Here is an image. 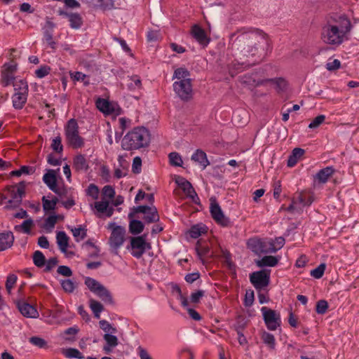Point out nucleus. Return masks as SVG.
Segmentation results:
<instances>
[{"instance_id":"obj_1","label":"nucleus","mask_w":359,"mask_h":359,"mask_svg":"<svg viewBox=\"0 0 359 359\" xmlns=\"http://www.w3.org/2000/svg\"><path fill=\"white\" fill-rule=\"evenodd\" d=\"M229 39L233 48L245 56H255L261 53L271 43L267 34L252 27L238 29L231 34Z\"/></svg>"},{"instance_id":"obj_2","label":"nucleus","mask_w":359,"mask_h":359,"mask_svg":"<svg viewBox=\"0 0 359 359\" xmlns=\"http://www.w3.org/2000/svg\"><path fill=\"white\" fill-rule=\"evenodd\" d=\"M350 27L349 20L344 17H339L338 20L334 22H328L322 29V39L325 43L339 46L344 41Z\"/></svg>"},{"instance_id":"obj_3","label":"nucleus","mask_w":359,"mask_h":359,"mask_svg":"<svg viewBox=\"0 0 359 359\" xmlns=\"http://www.w3.org/2000/svg\"><path fill=\"white\" fill-rule=\"evenodd\" d=\"M149 131L144 127H137L123 137L121 141V147L127 151L139 149L147 147L149 143Z\"/></svg>"},{"instance_id":"obj_4","label":"nucleus","mask_w":359,"mask_h":359,"mask_svg":"<svg viewBox=\"0 0 359 359\" xmlns=\"http://www.w3.org/2000/svg\"><path fill=\"white\" fill-rule=\"evenodd\" d=\"M247 246L248 249L257 255L276 252L275 242L272 239L252 238L248 240Z\"/></svg>"},{"instance_id":"obj_5","label":"nucleus","mask_w":359,"mask_h":359,"mask_svg":"<svg viewBox=\"0 0 359 359\" xmlns=\"http://www.w3.org/2000/svg\"><path fill=\"white\" fill-rule=\"evenodd\" d=\"M25 181H20L18 184L8 186L3 194L4 198L8 200L6 208L18 205L25 194Z\"/></svg>"},{"instance_id":"obj_6","label":"nucleus","mask_w":359,"mask_h":359,"mask_svg":"<svg viewBox=\"0 0 359 359\" xmlns=\"http://www.w3.org/2000/svg\"><path fill=\"white\" fill-rule=\"evenodd\" d=\"M65 136L68 144L74 149L81 148L84 144L83 139L79 135L77 121L74 118L67 123Z\"/></svg>"},{"instance_id":"obj_7","label":"nucleus","mask_w":359,"mask_h":359,"mask_svg":"<svg viewBox=\"0 0 359 359\" xmlns=\"http://www.w3.org/2000/svg\"><path fill=\"white\" fill-rule=\"evenodd\" d=\"M15 93L12 96L13 106L16 109H21L25 106L28 95L27 83L20 80L14 83Z\"/></svg>"},{"instance_id":"obj_8","label":"nucleus","mask_w":359,"mask_h":359,"mask_svg":"<svg viewBox=\"0 0 359 359\" xmlns=\"http://www.w3.org/2000/svg\"><path fill=\"white\" fill-rule=\"evenodd\" d=\"M138 213L144 215L143 219L147 224L157 222L160 219L158 210L154 205L133 207L132 211L128 214V217L133 219Z\"/></svg>"},{"instance_id":"obj_9","label":"nucleus","mask_w":359,"mask_h":359,"mask_svg":"<svg viewBox=\"0 0 359 359\" xmlns=\"http://www.w3.org/2000/svg\"><path fill=\"white\" fill-rule=\"evenodd\" d=\"M85 285L104 302L112 304L113 298L110 292L100 282L90 277H86Z\"/></svg>"},{"instance_id":"obj_10","label":"nucleus","mask_w":359,"mask_h":359,"mask_svg":"<svg viewBox=\"0 0 359 359\" xmlns=\"http://www.w3.org/2000/svg\"><path fill=\"white\" fill-rule=\"evenodd\" d=\"M313 201V194L309 191H302L295 194L292 200L290 205L285 208L287 212H292L297 210L299 207L310 205Z\"/></svg>"},{"instance_id":"obj_11","label":"nucleus","mask_w":359,"mask_h":359,"mask_svg":"<svg viewBox=\"0 0 359 359\" xmlns=\"http://www.w3.org/2000/svg\"><path fill=\"white\" fill-rule=\"evenodd\" d=\"M151 248V245L147 243L144 236H137L130 238V245L127 249L130 250L131 255L139 259L147 249Z\"/></svg>"},{"instance_id":"obj_12","label":"nucleus","mask_w":359,"mask_h":359,"mask_svg":"<svg viewBox=\"0 0 359 359\" xmlns=\"http://www.w3.org/2000/svg\"><path fill=\"white\" fill-rule=\"evenodd\" d=\"M261 311L268 330L274 331L280 326L281 319L279 313L266 306H263Z\"/></svg>"},{"instance_id":"obj_13","label":"nucleus","mask_w":359,"mask_h":359,"mask_svg":"<svg viewBox=\"0 0 359 359\" xmlns=\"http://www.w3.org/2000/svg\"><path fill=\"white\" fill-rule=\"evenodd\" d=\"M173 90L177 95L184 101H188L192 97L193 89L191 80L175 81Z\"/></svg>"},{"instance_id":"obj_14","label":"nucleus","mask_w":359,"mask_h":359,"mask_svg":"<svg viewBox=\"0 0 359 359\" xmlns=\"http://www.w3.org/2000/svg\"><path fill=\"white\" fill-rule=\"evenodd\" d=\"M250 281L255 288L261 291L266 287L270 282V271L261 270L250 274Z\"/></svg>"},{"instance_id":"obj_15","label":"nucleus","mask_w":359,"mask_h":359,"mask_svg":"<svg viewBox=\"0 0 359 359\" xmlns=\"http://www.w3.org/2000/svg\"><path fill=\"white\" fill-rule=\"evenodd\" d=\"M210 212L213 219L219 224L226 226L229 224V219L226 217L215 198H210Z\"/></svg>"},{"instance_id":"obj_16","label":"nucleus","mask_w":359,"mask_h":359,"mask_svg":"<svg viewBox=\"0 0 359 359\" xmlns=\"http://www.w3.org/2000/svg\"><path fill=\"white\" fill-rule=\"evenodd\" d=\"M126 230L121 226H114L112 228L109 243L111 247L116 250L118 254V249L123 244Z\"/></svg>"},{"instance_id":"obj_17","label":"nucleus","mask_w":359,"mask_h":359,"mask_svg":"<svg viewBox=\"0 0 359 359\" xmlns=\"http://www.w3.org/2000/svg\"><path fill=\"white\" fill-rule=\"evenodd\" d=\"M16 66L13 64H5L1 71V82L4 86L11 85L15 79Z\"/></svg>"},{"instance_id":"obj_18","label":"nucleus","mask_w":359,"mask_h":359,"mask_svg":"<svg viewBox=\"0 0 359 359\" xmlns=\"http://www.w3.org/2000/svg\"><path fill=\"white\" fill-rule=\"evenodd\" d=\"M97 108L105 114H118L119 107L105 99L98 98L96 101Z\"/></svg>"},{"instance_id":"obj_19","label":"nucleus","mask_w":359,"mask_h":359,"mask_svg":"<svg viewBox=\"0 0 359 359\" xmlns=\"http://www.w3.org/2000/svg\"><path fill=\"white\" fill-rule=\"evenodd\" d=\"M17 307L20 313L27 318H36L39 317L37 309L25 301H18Z\"/></svg>"},{"instance_id":"obj_20","label":"nucleus","mask_w":359,"mask_h":359,"mask_svg":"<svg viewBox=\"0 0 359 359\" xmlns=\"http://www.w3.org/2000/svg\"><path fill=\"white\" fill-rule=\"evenodd\" d=\"M175 182L177 184V186L183 190L184 193L187 195V197L190 198L194 203H199L200 199L193 186L190 183V181Z\"/></svg>"},{"instance_id":"obj_21","label":"nucleus","mask_w":359,"mask_h":359,"mask_svg":"<svg viewBox=\"0 0 359 359\" xmlns=\"http://www.w3.org/2000/svg\"><path fill=\"white\" fill-rule=\"evenodd\" d=\"M193 37L203 46H207L210 41L205 30L198 25H194L191 29Z\"/></svg>"},{"instance_id":"obj_22","label":"nucleus","mask_w":359,"mask_h":359,"mask_svg":"<svg viewBox=\"0 0 359 359\" xmlns=\"http://www.w3.org/2000/svg\"><path fill=\"white\" fill-rule=\"evenodd\" d=\"M14 242V236L11 231L0 233V252L10 248Z\"/></svg>"},{"instance_id":"obj_23","label":"nucleus","mask_w":359,"mask_h":359,"mask_svg":"<svg viewBox=\"0 0 359 359\" xmlns=\"http://www.w3.org/2000/svg\"><path fill=\"white\" fill-rule=\"evenodd\" d=\"M50 190L60 196L67 194V189L65 187L63 181H44Z\"/></svg>"},{"instance_id":"obj_24","label":"nucleus","mask_w":359,"mask_h":359,"mask_svg":"<svg viewBox=\"0 0 359 359\" xmlns=\"http://www.w3.org/2000/svg\"><path fill=\"white\" fill-rule=\"evenodd\" d=\"M280 259V257L267 255L263 257L261 259L256 260L255 263L257 266L261 268L264 266L273 267L278 264Z\"/></svg>"},{"instance_id":"obj_25","label":"nucleus","mask_w":359,"mask_h":359,"mask_svg":"<svg viewBox=\"0 0 359 359\" xmlns=\"http://www.w3.org/2000/svg\"><path fill=\"white\" fill-rule=\"evenodd\" d=\"M73 167L76 171L86 172L89 166L86 157L82 154H79L74 158Z\"/></svg>"},{"instance_id":"obj_26","label":"nucleus","mask_w":359,"mask_h":359,"mask_svg":"<svg viewBox=\"0 0 359 359\" xmlns=\"http://www.w3.org/2000/svg\"><path fill=\"white\" fill-rule=\"evenodd\" d=\"M191 160L203 168H205L209 165L206 154L201 149H197L191 156Z\"/></svg>"},{"instance_id":"obj_27","label":"nucleus","mask_w":359,"mask_h":359,"mask_svg":"<svg viewBox=\"0 0 359 359\" xmlns=\"http://www.w3.org/2000/svg\"><path fill=\"white\" fill-rule=\"evenodd\" d=\"M69 238L65 231H58L56 235V241L59 249L63 253H65L69 247Z\"/></svg>"},{"instance_id":"obj_28","label":"nucleus","mask_w":359,"mask_h":359,"mask_svg":"<svg viewBox=\"0 0 359 359\" xmlns=\"http://www.w3.org/2000/svg\"><path fill=\"white\" fill-rule=\"evenodd\" d=\"M305 151L301 148H295L292 150L291 154L288 157L287 166L293 167L303 157Z\"/></svg>"},{"instance_id":"obj_29","label":"nucleus","mask_w":359,"mask_h":359,"mask_svg":"<svg viewBox=\"0 0 359 359\" xmlns=\"http://www.w3.org/2000/svg\"><path fill=\"white\" fill-rule=\"evenodd\" d=\"M106 344L103 346V350L106 353H109L112 348L118 345V338L111 334H105L103 337Z\"/></svg>"},{"instance_id":"obj_30","label":"nucleus","mask_w":359,"mask_h":359,"mask_svg":"<svg viewBox=\"0 0 359 359\" xmlns=\"http://www.w3.org/2000/svg\"><path fill=\"white\" fill-rule=\"evenodd\" d=\"M95 208L99 213L105 214L107 217H110L114 212V209L109 207L108 201H99L95 203Z\"/></svg>"},{"instance_id":"obj_31","label":"nucleus","mask_w":359,"mask_h":359,"mask_svg":"<svg viewBox=\"0 0 359 359\" xmlns=\"http://www.w3.org/2000/svg\"><path fill=\"white\" fill-rule=\"evenodd\" d=\"M128 88L130 90H140L142 88V81L140 77L137 75H133L128 77Z\"/></svg>"},{"instance_id":"obj_32","label":"nucleus","mask_w":359,"mask_h":359,"mask_svg":"<svg viewBox=\"0 0 359 359\" xmlns=\"http://www.w3.org/2000/svg\"><path fill=\"white\" fill-rule=\"evenodd\" d=\"M144 229L142 222L137 219H131L129 224V230L132 234H139Z\"/></svg>"},{"instance_id":"obj_33","label":"nucleus","mask_w":359,"mask_h":359,"mask_svg":"<svg viewBox=\"0 0 359 359\" xmlns=\"http://www.w3.org/2000/svg\"><path fill=\"white\" fill-rule=\"evenodd\" d=\"M189 76L190 73L186 68L180 67L175 70L173 79H176L177 81L191 80Z\"/></svg>"},{"instance_id":"obj_34","label":"nucleus","mask_w":359,"mask_h":359,"mask_svg":"<svg viewBox=\"0 0 359 359\" xmlns=\"http://www.w3.org/2000/svg\"><path fill=\"white\" fill-rule=\"evenodd\" d=\"M69 21L70 27L75 29H79L83 24L82 18L79 13H71V15H69Z\"/></svg>"},{"instance_id":"obj_35","label":"nucleus","mask_w":359,"mask_h":359,"mask_svg":"<svg viewBox=\"0 0 359 359\" xmlns=\"http://www.w3.org/2000/svg\"><path fill=\"white\" fill-rule=\"evenodd\" d=\"M89 306L92 311L93 312L95 317L97 318H100V313L104 309L102 304L95 299H90L89 300Z\"/></svg>"},{"instance_id":"obj_36","label":"nucleus","mask_w":359,"mask_h":359,"mask_svg":"<svg viewBox=\"0 0 359 359\" xmlns=\"http://www.w3.org/2000/svg\"><path fill=\"white\" fill-rule=\"evenodd\" d=\"M43 208L45 212L53 210L56 207L57 198L56 197L52 199H48L46 196L42 198Z\"/></svg>"},{"instance_id":"obj_37","label":"nucleus","mask_w":359,"mask_h":359,"mask_svg":"<svg viewBox=\"0 0 359 359\" xmlns=\"http://www.w3.org/2000/svg\"><path fill=\"white\" fill-rule=\"evenodd\" d=\"M334 170L332 167H326L321 169L315 176V180H327L332 177Z\"/></svg>"},{"instance_id":"obj_38","label":"nucleus","mask_w":359,"mask_h":359,"mask_svg":"<svg viewBox=\"0 0 359 359\" xmlns=\"http://www.w3.org/2000/svg\"><path fill=\"white\" fill-rule=\"evenodd\" d=\"M46 258L44 255L39 250H36L33 254V262L37 267L44 266Z\"/></svg>"},{"instance_id":"obj_39","label":"nucleus","mask_w":359,"mask_h":359,"mask_svg":"<svg viewBox=\"0 0 359 359\" xmlns=\"http://www.w3.org/2000/svg\"><path fill=\"white\" fill-rule=\"evenodd\" d=\"M169 162L173 166L180 167L183 164L182 156L177 152H171L168 155Z\"/></svg>"},{"instance_id":"obj_40","label":"nucleus","mask_w":359,"mask_h":359,"mask_svg":"<svg viewBox=\"0 0 359 359\" xmlns=\"http://www.w3.org/2000/svg\"><path fill=\"white\" fill-rule=\"evenodd\" d=\"M64 354L68 358L83 359L84 358L83 355L78 349L74 348L66 349Z\"/></svg>"},{"instance_id":"obj_41","label":"nucleus","mask_w":359,"mask_h":359,"mask_svg":"<svg viewBox=\"0 0 359 359\" xmlns=\"http://www.w3.org/2000/svg\"><path fill=\"white\" fill-rule=\"evenodd\" d=\"M34 222L33 220L29 218L25 220L20 225H17L15 226V230L22 229V231L25 233H29L32 226H33Z\"/></svg>"},{"instance_id":"obj_42","label":"nucleus","mask_w":359,"mask_h":359,"mask_svg":"<svg viewBox=\"0 0 359 359\" xmlns=\"http://www.w3.org/2000/svg\"><path fill=\"white\" fill-rule=\"evenodd\" d=\"M262 340L265 344L271 348H274L276 345V339L274 336L269 332H264L262 334Z\"/></svg>"},{"instance_id":"obj_43","label":"nucleus","mask_w":359,"mask_h":359,"mask_svg":"<svg viewBox=\"0 0 359 359\" xmlns=\"http://www.w3.org/2000/svg\"><path fill=\"white\" fill-rule=\"evenodd\" d=\"M271 83L276 85L277 90L279 92L285 90L287 86V82L281 77L272 79Z\"/></svg>"},{"instance_id":"obj_44","label":"nucleus","mask_w":359,"mask_h":359,"mask_svg":"<svg viewBox=\"0 0 359 359\" xmlns=\"http://www.w3.org/2000/svg\"><path fill=\"white\" fill-rule=\"evenodd\" d=\"M325 268V264H320L316 269L311 270L310 274L312 277L319 279L323 276Z\"/></svg>"},{"instance_id":"obj_45","label":"nucleus","mask_w":359,"mask_h":359,"mask_svg":"<svg viewBox=\"0 0 359 359\" xmlns=\"http://www.w3.org/2000/svg\"><path fill=\"white\" fill-rule=\"evenodd\" d=\"M205 231V228L204 226L200 225V224H197V225H194L193 226L190 231H189V234H190V236L193 238H198L199 236H201V234Z\"/></svg>"},{"instance_id":"obj_46","label":"nucleus","mask_w":359,"mask_h":359,"mask_svg":"<svg viewBox=\"0 0 359 359\" xmlns=\"http://www.w3.org/2000/svg\"><path fill=\"white\" fill-rule=\"evenodd\" d=\"M60 284L66 292L72 293L75 289L74 283L70 279L61 280Z\"/></svg>"},{"instance_id":"obj_47","label":"nucleus","mask_w":359,"mask_h":359,"mask_svg":"<svg viewBox=\"0 0 359 359\" xmlns=\"http://www.w3.org/2000/svg\"><path fill=\"white\" fill-rule=\"evenodd\" d=\"M328 303L326 300L321 299L317 302L316 311L318 314L323 315L327 312Z\"/></svg>"},{"instance_id":"obj_48","label":"nucleus","mask_w":359,"mask_h":359,"mask_svg":"<svg viewBox=\"0 0 359 359\" xmlns=\"http://www.w3.org/2000/svg\"><path fill=\"white\" fill-rule=\"evenodd\" d=\"M18 277L15 274H9L7 276L6 281V288L7 292L10 294L15 284L16 283Z\"/></svg>"},{"instance_id":"obj_49","label":"nucleus","mask_w":359,"mask_h":359,"mask_svg":"<svg viewBox=\"0 0 359 359\" xmlns=\"http://www.w3.org/2000/svg\"><path fill=\"white\" fill-rule=\"evenodd\" d=\"M196 251L199 259L203 260V258L208 255L210 248L208 245H197Z\"/></svg>"},{"instance_id":"obj_50","label":"nucleus","mask_w":359,"mask_h":359,"mask_svg":"<svg viewBox=\"0 0 359 359\" xmlns=\"http://www.w3.org/2000/svg\"><path fill=\"white\" fill-rule=\"evenodd\" d=\"M100 327L107 332L106 334L115 333L116 332V328L113 327L106 320H102L99 322Z\"/></svg>"},{"instance_id":"obj_51","label":"nucleus","mask_w":359,"mask_h":359,"mask_svg":"<svg viewBox=\"0 0 359 359\" xmlns=\"http://www.w3.org/2000/svg\"><path fill=\"white\" fill-rule=\"evenodd\" d=\"M72 231L76 241H81L86 236V231L81 227L72 229Z\"/></svg>"},{"instance_id":"obj_52","label":"nucleus","mask_w":359,"mask_h":359,"mask_svg":"<svg viewBox=\"0 0 359 359\" xmlns=\"http://www.w3.org/2000/svg\"><path fill=\"white\" fill-rule=\"evenodd\" d=\"M51 148L57 153H62L63 147L62 144V140L60 136L56 137L52 141Z\"/></svg>"},{"instance_id":"obj_53","label":"nucleus","mask_w":359,"mask_h":359,"mask_svg":"<svg viewBox=\"0 0 359 359\" xmlns=\"http://www.w3.org/2000/svg\"><path fill=\"white\" fill-rule=\"evenodd\" d=\"M43 41L52 48L55 49L56 42L53 39V33L43 32Z\"/></svg>"},{"instance_id":"obj_54","label":"nucleus","mask_w":359,"mask_h":359,"mask_svg":"<svg viewBox=\"0 0 359 359\" xmlns=\"http://www.w3.org/2000/svg\"><path fill=\"white\" fill-rule=\"evenodd\" d=\"M50 67L47 65L41 66L35 71V74L38 78H43L50 72Z\"/></svg>"},{"instance_id":"obj_55","label":"nucleus","mask_w":359,"mask_h":359,"mask_svg":"<svg viewBox=\"0 0 359 359\" xmlns=\"http://www.w3.org/2000/svg\"><path fill=\"white\" fill-rule=\"evenodd\" d=\"M29 341L32 344L39 348H43L46 345V341L43 339L39 337H32L29 338Z\"/></svg>"},{"instance_id":"obj_56","label":"nucleus","mask_w":359,"mask_h":359,"mask_svg":"<svg viewBox=\"0 0 359 359\" xmlns=\"http://www.w3.org/2000/svg\"><path fill=\"white\" fill-rule=\"evenodd\" d=\"M58 263L56 257H51L45 262V269L44 271L48 272L51 271Z\"/></svg>"},{"instance_id":"obj_57","label":"nucleus","mask_w":359,"mask_h":359,"mask_svg":"<svg viewBox=\"0 0 359 359\" xmlns=\"http://www.w3.org/2000/svg\"><path fill=\"white\" fill-rule=\"evenodd\" d=\"M325 119V115H319L316 116L309 125V128L313 129L318 128L320 124H322Z\"/></svg>"},{"instance_id":"obj_58","label":"nucleus","mask_w":359,"mask_h":359,"mask_svg":"<svg viewBox=\"0 0 359 359\" xmlns=\"http://www.w3.org/2000/svg\"><path fill=\"white\" fill-rule=\"evenodd\" d=\"M147 41L154 42L158 41L161 36L158 30H151L147 33Z\"/></svg>"},{"instance_id":"obj_59","label":"nucleus","mask_w":359,"mask_h":359,"mask_svg":"<svg viewBox=\"0 0 359 359\" xmlns=\"http://www.w3.org/2000/svg\"><path fill=\"white\" fill-rule=\"evenodd\" d=\"M255 80L252 79V77L249 75H244L241 78V82L248 86V87H255Z\"/></svg>"},{"instance_id":"obj_60","label":"nucleus","mask_w":359,"mask_h":359,"mask_svg":"<svg viewBox=\"0 0 359 359\" xmlns=\"http://www.w3.org/2000/svg\"><path fill=\"white\" fill-rule=\"evenodd\" d=\"M57 272L64 276L70 277L72 276V271L69 266H60L57 268Z\"/></svg>"},{"instance_id":"obj_61","label":"nucleus","mask_w":359,"mask_h":359,"mask_svg":"<svg viewBox=\"0 0 359 359\" xmlns=\"http://www.w3.org/2000/svg\"><path fill=\"white\" fill-rule=\"evenodd\" d=\"M87 194L93 199H96L98 197L99 189L95 185L90 184L87 189Z\"/></svg>"},{"instance_id":"obj_62","label":"nucleus","mask_w":359,"mask_h":359,"mask_svg":"<svg viewBox=\"0 0 359 359\" xmlns=\"http://www.w3.org/2000/svg\"><path fill=\"white\" fill-rule=\"evenodd\" d=\"M59 169L57 170H48L46 174H44L42 180H57L58 176Z\"/></svg>"},{"instance_id":"obj_63","label":"nucleus","mask_w":359,"mask_h":359,"mask_svg":"<svg viewBox=\"0 0 359 359\" xmlns=\"http://www.w3.org/2000/svg\"><path fill=\"white\" fill-rule=\"evenodd\" d=\"M142 160L140 157L134 158L133 162L132 170L135 173H139L141 170Z\"/></svg>"},{"instance_id":"obj_64","label":"nucleus","mask_w":359,"mask_h":359,"mask_svg":"<svg viewBox=\"0 0 359 359\" xmlns=\"http://www.w3.org/2000/svg\"><path fill=\"white\" fill-rule=\"evenodd\" d=\"M137 351L140 359H152L147 351L142 346H139Z\"/></svg>"}]
</instances>
